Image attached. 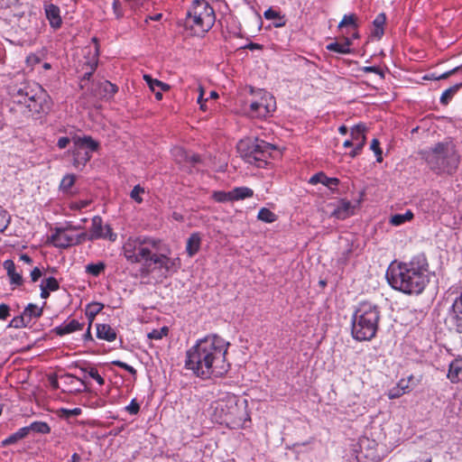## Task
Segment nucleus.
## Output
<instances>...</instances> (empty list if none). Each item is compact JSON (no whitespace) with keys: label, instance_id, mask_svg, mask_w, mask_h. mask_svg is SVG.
Returning a JSON list of instances; mask_svg holds the SVG:
<instances>
[{"label":"nucleus","instance_id":"obj_1","mask_svg":"<svg viewBox=\"0 0 462 462\" xmlns=\"http://www.w3.org/2000/svg\"><path fill=\"white\" fill-rule=\"evenodd\" d=\"M124 255L132 263H143L142 273L149 274L156 269L176 273L180 266L179 258H171L170 247L153 237H138L123 246Z\"/></svg>","mask_w":462,"mask_h":462},{"label":"nucleus","instance_id":"obj_2","mask_svg":"<svg viewBox=\"0 0 462 462\" xmlns=\"http://www.w3.org/2000/svg\"><path fill=\"white\" fill-rule=\"evenodd\" d=\"M229 343L217 335L208 336L187 351L185 366L201 378L221 375L228 369L226 355Z\"/></svg>","mask_w":462,"mask_h":462},{"label":"nucleus","instance_id":"obj_3","mask_svg":"<svg viewBox=\"0 0 462 462\" xmlns=\"http://www.w3.org/2000/svg\"><path fill=\"white\" fill-rule=\"evenodd\" d=\"M386 279L394 290L406 294H420L429 282V263L424 254L408 263L393 262L386 271Z\"/></svg>","mask_w":462,"mask_h":462},{"label":"nucleus","instance_id":"obj_4","mask_svg":"<svg viewBox=\"0 0 462 462\" xmlns=\"http://www.w3.org/2000/svg\"><path fill=\"white\" fill-rule=\"evenodd\" d=\"M430 170L437 173H453L458 167L460 157L455 144L448 142L438 143L434 147L420 152Z\"/></svg>","mask_w":462,"mask_h":462},{"label":"nucleus","instance_id":"obj_5","mask_svg":"<svg viewBox=\"0 0 462 462\" xmlns=\"http://www.w3.org/2000/svg\"><path fill=\"white\" fill-rule=\"evenodd\" d=\"M380 311L369 302L361 303L352 317L351 333L357 341L371 340L376 335Z\"/></svg>","mask_w":462,"mask_h":462},{"label":"nucleus","instance_id":"obj_6","mask_svg":"<svg viewBox=\"0 0 462 462\" xmlns=\"http://www.w3.org/2000/svg\"><path fill=\"white\" fill-rule=\"evenodd\" d=\"M247 401L239 400L235 394H226L210 405L211 416L219 423H240L245 420Z\"/></svg>","mask_w":462,"mask_h":462},{"label":"nucleus","instance_id":"obj_7","mask_svg":"<svg viewBox=\"0 0 462 462\" xmlns=\"http://www.w3.org/2000/svg\"><path fill=\"white\" fill-rule=\"evenodd\" d=\"M216 16L212 6L206 0H194L187 13L184 26L193 34L208 32L215 23Z\"/></svg>","mask_w":462,"mask_h":462},{"label":"nucleus","instance_id":"obj_8","mask_svg":"<svg viewBox=\"0 0 462 462\" xmlns=\"http://www.w3.org/2000/svg\"><path fill=\"white\" fill-rule=\"evenodd\" d=\"M236 147L237 152L246 162L257 167L265 165L272 152L276 150L273 144L258 138L243 139L239 141Z\"/></svg>","mask_w":462,"mask_h":462},{"label":"nucleus","instance_id":"obj_9","mask_svg":"<svg viewBox=\"0 0 462 462\" xmlns=\"http://www.w3.org/2000/svg\"><path fill=\"white\" fill-rule=\"evenodd\" d=\"M14 102L24 105L32 113L43 111L42 101L45 97L44 90L37 83L23 82L13 88L11 92Z\"/></svg>","mask_w":462,"mask_h":462},{"label":"nucleus","instance_id":"obj_10","mask_svg":"<svg viewBox=\"0 0 462 462\" xmlns=\"http://www.w3.org/2000/svg\"><path fill=\"white\" fill-rule=\"evenodd\" d=\"M253 99L249 104L248 114L252 117L263 118L269 116L276 109L274 97L263 89H251Z\"/></svg>","mask_w":462,"mask_h":462},{"label":"nucleus","instance_id":"obj_11","mask_svg":"<svg viewBox=\"0 0 462 462\" xmlns=\"http://www.w3.org/2000/svg\"><path fill=\"white\" fill-rule=\"evenodd\" d=\"M254 195L253 189L247 187L235 188L230 191H214L211 199L217 202H230L234 200H240L252 198Z\"/></svg>","mask_w":462,"mask_h":462},{"label":"nucleus","instance_id":"obj_12","mask_svg":"<svg viewBox=\"0 0 462 462\" xmlns=\"http://www.w3.org/2000/svg\"><path fill=\"white\" fill-rule=\"evenodd\" d=\"M448 320L450 329L460 334L462 337V293L453 302Z\"/></svg>","mask_w":462,"mask_h":462},{"label":"nucleus","instance_id":"obj_13","mask_svg":"<svg viewBox=\"0 0 462 462\" xmlns=\"http://www.w3.org/2000/svg\"><path fill=\"white\" fill-rule=\"evenodd\" d=\"M366 126L364 124L354 125L350 130L351 138L354 141L355 148L349 152L351 158L357 156L365 145Z\"/></svg>","mask_w":462,"mask_h":462},{"label":"nucleus","instance_id":"obj_14","mask_svg":"<svg viewBox=\"0 0 462 462\" xmlns=\"http://www.w3.org/2000/svg\"><path fill=\"white\" fill-rule=\"evenodd\" d=\"M172 155L177 163L183 166L195 167L200 162V156L195 153H189L181 147H175L172 150Z\"/></svg>","mask_w":462,"mask_h":462},{"label":"nucleus","instance_id":"obj_15","mask_svg":"<svg viewBox=\"0 0 462 462\" xmlns=\"http://www.w3.org/2000/svg\"><path fill=\"white\" fill-rule=\"evenodd\" d=\"M90 237L91 239H97V238H109L110 240L116 239V235L112 233V229L109 226H103L102 225V219L99 217H95L92 219V226L90 229Z\"/></svg>","mask_w":462,"mask_h":462},{"label":"nucleus","instance_id":"obj_16","mask_svg":"<svg viewBox=\"0 0 462 462\" xmlns=\"http://www.w3.org/2000/svg\"><path fill=\"white\" fill-rule=\"evenodd\" d=\"M73 143L75 145V150L73 151V154L75 158V163L79 162V150L81 149H88L89 152H95L98 149L99 143L95 141L91 136H83V137H74Z\"/></svg>","mask_w":462,"mask_h":462},{"label":"nucleus","instance_id":"obj_17","mask_svg":"<svg viewBox=\"0 0 462 462\" xmlns=\"http://www.w3.org/2000/svg\"><path fill=\"white\" fill-rule=\"evenodd\" d=\"M309 182L312 185L321 184L330 190H334L339 184L337 178L328 177L323 171H319L310 177Z\"/></svg>","mask_w":462,"mask_h":462},{"label":"nucleus","instance_id":"obj_18","mask_svg":"<svg viewBox=\"0 0 462 462\" xmlns=\"http://www.w3.org/2000/svg\"><path fill=\"white\" fill-rule=\"evenodd\" d=\"M51 241L55 246L66 248L74 244V237L69 236L64 230L58 229L52 236Z\"/></svg>","mask_w":462,"mask_h":462},{"label":"nucleus","instance_id":"obj_19","mask_svg":"<svg viewBox=\"0 0 462 462\" xmlns=\"http://www.w3.org/2000/svg\"><path fill=\"white\" fill-rule=\"evenodd\" d=\"M356 204H341L331 211H326L330 217L337 219H345L354 214Z\"/></svg>","mask_w":462,"mask_h":462},{"label":"nucleus","instance_id":"obj_20","mask_svg":"<svg viewBox=\"0 0 462 462\" xmlns=\"http://www.w3.org/2000/svg\"><path fill=\"white\" fill-rule=\"evenodd\" d=\"M83 327H84V323H80L76 319H71L67 323L65 322V323L61 324L60 326L56 327L53 329V331L58 336H64L66 334H70L77 330H81V329H83Z\"/></svg>","mask_w":462,"mask_h":462},{"label":"nucleus","instance_id":"obj_21","mask_svg":"<svg viewBox=\"0 0 462 462\" xmlns=\"http://www.w3.org/2000/svg\"><path fill=\"white\" fill-rule=\"evenodd\" d=\"M45 13L51 25L53 28H59L61 24L60 8L54 5H48L45 7Z\"/></svg>","mask_w":462,"mask_h":462},{"label":"nucleus","instance_id":"obj_22","mask_svg":"<svg viewBox=\"0 0 462 462\" xmlns=\"http://www.w3.org/2000/svg\"><path fill=\"white\" fill-rule=\"evenodd\" d=\"M97 337L100 339L112 342L116 338V333L109 325L98 324L97 326Z\"/></svg>","mask_w":462,"mask_h":462},{"label":"nucleus","instance_id":"obj_23","mask_svg":"<svg viewBox=\"0 0 462 462\" xmlns=\"http://www.w3.org/2000/svg\"><path fill=\"white\" fill-rule=\"evenodd\" d=\"M4 267L6 270L8 276L11 279V283H14L16 285L23 284V277L21 274H19L15 272V264L12 260L5 261Z\"/></svg>","mask_w":462,"mask_h":462},{"label":"nucleus","instance_id":"obj_24","mask_svg":"<svg viewBox=\"0 0 462 462\" xmlns=\"http://www.w3.org/2000/svg\"><path fill=\"white\" fill-rule=\"evenodd\" d=\"M351 41L348 38H345L343 42H334L327 45V50L335 51L340 54H348L351 52L350 50Z\"/></svg>","mask_w":462,"mask_h":462},{"label":"nucleus","instance_id":"obj_25","mask_svg":"<svg viewBox=\"0 0 462 462\" xmlns=\"http://www.w3.org/2000/svg\"><path fill=\"white\" fill-rule=\"evenodd\" d=\"M201 237L198 233L192 234L187 240L186 251L189 256L196 254L200 248Z\"/></svg>","mask_w":462,"mask_h":462},{"label":"nucleus","instance_id":"obj_26","mask_svg":"<svg viewBox=\"0 0 462 462\" xmlns=\"http://www.w3.org/2000/svg\"><path fill=\"white\" fill-rule=\"evenodd\" d=\"M263 16L266 20H273L275 27H282L285 25L284 16L281 15L278 11L273 8L267 9L264 12Z\"/></svg>","mask_w":462,"mask_h":462},{"label":"nucleus","instance_id":"obj_27","mask_svg":"<svg viewBox=\"0 0 462 462\" xmlns=\"http://www.w3.org/2000/svg\"><path fill=\"white\" fill-rule=\"evenodd\" d=\"M99 88V95L104 98H110L117 92V87L107 80L101 82Z\"/></svg>","mask_w":462,"mask_h":462},{"label":"nucleus","instance_id":"obj_28","mask_svg":"<svg viewBox=\"0 0 462 462\" xmlns=\"http://www.w3.org/2000/svg\"><path fill=\"white\" fill-rule=\"evenodd\" d=\"M104 305L100 302H91L86 308V316L88 319L89 324L91 325L95 317L103 310Z\"/></svg>","mask_w":462,"mask_h":462},{"label":"nucleus","instance_id":"obj_29","mask_svg":"<svg viewBox=\"0 0 462 462\" xmlns=\"http://www.w3.org/2000/svg\"><path fill=\"white\" fill-rule=\"evenodd\" d=\"M413 218V213L411 210H407L405 213L394 214L390 217V223L393 226H400L404 224L407 221H410Z\"/></svg>","mask_w":462,"mask_h":462},{"label":"nucleus","instance_id":"obj_30","mask_svg":"<svg viewBox=\"0 0 462 462\" xmlns=\"http://www.w3.org/2000/svg\"><path fill=\"white\" fill-rule=\"evenodd\" d=\"M28 434H29L28 428L23 427V428L20 429L17 432L12 434L7 439H4L2 441V445L3 446L12 445V444L17 442L18 440L25 438Z\"/></svg>","mask_w":462,"mask_h":462},{"label":"nucleus","instance_id":"obj_31","mask_svg":"<svg viewBox=\"0 0 462 462\" xmlns=\"http://www.w3.org/2000/svg\"><path fill=\"white\" fill-rule=\"evenodd\" d=\"M143 79L152 92H155V88H159L162 91H167L170 89V86L158 79H152L150 75H143Z\"/></svg>","mask_w":462,"mask_h":462},{"label":"nucleus","instance_id":"obj_32","mask_svg":"<svg viewBox=\"0 0 462 462\" xmlns=\"http://www.w3.org/2000/svg\"><path fill=\"white\" fill-rule=\"evenodd\" d=\"M42 309L38 308V306L33 303L28 304V306L23 310V313L29 322L32 318H40L42 315Z\"/></svg>","mask_w":462,"mask_h":462},{"label":"nucleus","instance_id":"obj_33","mask_svg":"<svg viewBox=\"0 0 462 462\" xmlns=\"http://www.w3.org/2000/svg\"><path fill=\"white\" fill-rule=\"evenodd\" d=\"M462 87V83H459V84H456L452 87H450L449 88L446 89L441 97H440V102L441 104L443 105H447L450 100L451 98L453 97V96L457 93V91Z\"/></svg>","mask_w":462,"mask_h":462},{"label":"nucleus","instance_id":"obj_34","mask_svg":"<svg viewBox=\"0 0 462 462\" xmlns=\"http://www.w3.org/2000/svg\"><path fill=\"white\" fill-rule=\"evenodd\" d=\"M386 21V16L383 13L379 14L374 20V25L375 27L374 34L377 37H382L383 34V25Z\"/></svg>","mask_w":462,"mask_h":462},{"label":"nucleus","instance_id":"obj_35","mask_svg":"<svg viewBox=\"0 0 462 462\" xmlns=\"http://www.w3.org/2000/svg\"><path fill=\"white\" fill-rule=\"evenodd\" d=\"M27 428H28V432L32 430L34 432H38V433H42V434H47V433H49L51 431L50 426L46 422H43V421L32 422Z\"/></svg>","mask_w":462,"mask_h":462},{"label":"nucleus","instance_id":"obj_36","mask_svg":"<svg viewBox=\"0 0 462 462\" xmlns=\"http://www.w3.org/2000/svg\"><path fill=\"white\" fill-rule=\"evenodd\" d=\"M257 217L259 220H262L265 223H273L277 218L276 215L266 208H263L260 209Z\"/></svg>","mask_w":462,"mask_h":462},{"label":"nucleus","instance_id":"obj_37","mask_svg":"<svg viewBox=\"0 0 462 462\" xmlns=\"http://www.w3.org/2000/svg\"><path fill=\"white\" fill-rule=\"evenodd\" d=\"M29 320L25 317L24 313L23 312L22 315L14 317L9 324V327L14 328H25L29 325Z\"/></svg>","mask_w":462,"mask_h":462},{"label":"nucleus","instance_id":"obj_38","mask_svg":"<svg viewBox=\"0 0 462 462\" xmlns=\"http://www.w3.org/2000/svg\"><path fill=\"white\" fill-rule=\"evenodd\" d=\"M104 263H90L86 266V272L93 276H98L105 270Z\"/></svg>","mask_w":462,"mask_h":462},{"label":"nucleus","instance_id":"obj_39","mask_svg":"<svg viewBox=\"0 0 462 462\" xmlns=\"http://www.w3.org/2000/svg\"><path fill=\"white\" fill-rule=\"evenodd\" d=\"M346 26L356 27V16L354 14L344 15L343 19L338 24V28H344Z\"/></svg>","mask_w":462,"mask_h":462},{"label":"nucleus","instance_id":"obj_40","mask_svg":"<svg viewBox=\"0 0 462 462\" xmlns=\"http://www.w3.org/2000/svg\"><path fill=\"white\" fill-rule=\"evenodd\" d=\"M41 284L51 291H56L60 289L59 282L54 277H49L42 280Z\"/></svg>","mask_w":462,"mask_h":462},{"label":"nucleus","instance_id":"obj_41","mask_svg":"<svg viewBox=\"0 0 462 462\" xmlns=\"http://www.w3.org/2000/svg\"><path fill=\"white\" fill-rule=\"evenodd\" d=\"M145 194V190L140 185H136L131 191L130 197L135 202H142L144 199L142 195Z\"/></svg>","mask_w":462,"mask_h":462},{"label":"nucleus","instance_id":"obj_42","mask_svg":"<svg viewBox=\"0 0 462 462\" xmlns=\"http://www.w3.org/2000/svg\"><path fill=\"white\" fill-rule=\"evenodd\" d=\"M370 149L375 153L376 155V161L378 162H381L383 161V157H382V150L380 148V143L377 139H373L372 140V143H371V145H370Z\"/></svg>","mask_w":462,"mask_h":462},{"label":"nucleus","instance_id":"obj_43","mask_svg":"<svg viewBox=\"0 0 462 462\" xmlns=\"http://www.w3.org/2000/svg\"><path fill=\"white\" fill-rule=\"evenodd\" d=\"M168 328L163 327L161 329H153L152 332L148 334V337L151 339H162L163 337L167 336Z\"/></svg>","mask_w":462,"mask_h":462},{"label":"nucleus","instance_id":"obj_44","mask_svg":"<svg viewBox=\"0 0 462 462\" xmlns=\"http://www.w3.org/2000/svg\"><path fill=\"white\" fill-rule=\"evenodd\" d=\"M75 182V177L73 175H66L60 182V189L63 190H68L69 188L73 186Z\"/></svg>","mask_w":462,"mask_h":462},{"label":"nucleus","instance_id":"obj_45","mask_svg":"<svg viewBox=\"0 0 462 462\" xmlns=\"http://www.w3.org/2000/svg\"><path fill=\"white\" fill-rule=\"evenodd\" d=\"M460 367L455 365L454 364L450 365L448 377L450 379L452 383H455L458 380V374L460 373Z\"/></svg>","mask_w":462,"mask_h":462},{"label":"nucleus","instance_id":"obj_46","mask_svg":"<svg viewBox=\"0 0 462 462\" xmlns=\"http://www.w3.org/2000/svg\"><path fill=\"white\" fill-rule=\"evenodd\" d=\"M60 413L65 418H69L72 416H79L81 414V409L80 408H74V409H60Z\"/></svg>","mask_w":462,"mask_h":462},{"label":"nucleus","instance_id":"obj_47","mask_svg":"<svg viewBox=\"0 0 462 462\" xmlns=\"http://www.w3.org/2000/svg\"><path fill=\"white\" fill-rule=\"evenodd\" d=\"M125 410L130 413V414H133V415H135L139 412L140 411V405L139 403L136 402L135 399L132 400L130 404L128 406H126Z\"/></svg>","mask_w":462,"mask_h":462},{"label":"nucleus","instance_id":"obj_48","mask_svg":"<svg viewBox=\"0 0 462 462\" xmlns=\"http://www.w3.org/2000/svg\"><path fill=\"white\" fill-rule=\"evenodd\" d=\"M88 374L91 378L96 380L98 384L102 385L105 383V380L100 374H98L97 370L94 367H91L88 371Z\"/></svg>","mask_w":462,"mask_h":462},{"label":"nucleus","instance_id":"obj_49","mask_svg":"<svg viewBox=\"0 0 462 462\" xmlns=\"http://www.w3.org/2000/svg\"><path fill=\"white\" fill-rule=\"evenodd\" d=\"M0 216L3 218V222L0 224V232L5 231L6 229L8 224H9V216L7 215L6 211L3 210L0 207Z\"/></svg>","mask_w":462,"mask_h":462},{"label":"nucleus","instance_id":"obj_50","mask_svg":"<svg viewBox=\"0 0 462 462\" xmlns=\"http://www.w3.org/2000/svg\"><path fill=\"white\" fill-rule=\"evenodd\" d=\"M113 10H114V14H115L116 17L117 19H120L121 17H123L124 14H123V11L121 8V3L119 0H115L113 2Z\"/></svg>","mask_w":462,"mask_h":462},{"label":"nucleus","instance_id":"obj_51","mask_svg":"<svg viewBox=\"0 0 462 462\" xmlns=\"http://www.w3.org/2000/svg\"><path fill=\"white\" fill-rule=\"evenodd\" d=\"M404 393H405V391H403V388L399 389L396 387V388L390 390V392L388 393V397H389V399H396V398L401 397Z\"/></svg>","mask_w":462,"mask_h":462},{"label":"nucleus","instance_id":"obj_52","mask_svg":"<svg viewBox=\"0 0 462 462\" xmlns=\"http://www.w3.org/2000/svg\"><path fill=\"white\" fill-rule=\"evenodd\" d=\"M363 70L365 72H373V73H375L377 75H379L382 79L384 78V74H383V71L378 68V67H375V66H370V67H365L363 69Z\"/></svg>","mask_w":462,"mask_h":462},{"label":"nucleus","instance_id":"obj_53","mask_svg":"<svg viewBox=\"0 0 462 462\" xmlns=\"http://www.w3.org/2000/svg\"><path fill=\"white\" fill-rule=\"evenodd\" d=\"M10 308L8 305L0 304V319L4 320L9 316Z\"/></svg>","mask_w":462,"mask_h":462},{"label":"nucleus","instance_id":"obj_54","mask_svg":"<svg viewBox=\"0 0 462 462\" xmlns=\"http://www.w3.org/2000/svg\"><path fill=\"white\" fill-rule=\"evenodd\" d=\"M96 68H97V62L90 65V70L85 72V74L83 75V78L81 79V83H83L85 81H88L91 79L92 74L95 71Z\"/></svg>","mask_w":462,"mask_h":462},{"label":"nucleus","instance_id":"obj_55","mask_svg":"<svg viewBox=\"0 0 462 462\" xmlns=\"http://www.w3.org/2000/svg\"><path fill=\"white\" fill-rule=\"evenodd\" d=\"M459 70V68H454L438 77H434L435 79H448L449 76L453 75L454 73L457 72Z\"/></svg>","mask_w":462,"mask_h":462},{"label":"nucleus","instance_id":"obj_56","mask_svg":"<svg viewBox=\"0 0 462 462\" xmlns=\"http://www.w3.org/2000/svg\"><path fill=\"white\" fill-rule=\"evenodd\" d=\"M459 70V68H454L438 77H434L435 79H448L449 76L453 75L454 73L457 72Z\"/></svg>","mask_w":462,"mask_h":462},{"label":"nucleus","instance_id":"obj_57","mask_svg":"<svg viewBox=\"0 0 462 462\" xmlns=\"http://www.w3.org/2000/svg\"><path fill=\"white\" fill-rule=\"evenodd\" d=\"M42 273L38 267H35L31 272V279L33 282H37L42 277Z\"/></svg>","mask_w":462,"mask_h":462},{"label":"nucleus","instance_id":"obj_58","mask_svg":"<svg viewBox=\"0 0 462 462\" xmlns=\"http://www.w3.org/2000/svg\"><path fill=\"white\" fill-rule=\"evenodd\" d=\"M70 140L69 137H60L59 140H58V147L60 149H64L65 147H67V145L69 143Z\"/></svg>","mask_w":462,"mask_h":462},{"label":"nucleus","instance_id":"obj_59","mask_svg":"<svg viewBox=\"0 0 462 462\" xmlns=\"http://www.w3.org/2000/svg\"><path fill=\"white\" fill-rule=\"evenodd\" d=\"M67 376H69V377H72V378H76L77 380L80 381L81 384L84 386V388H81V386H79V389H76V390H75L77 393H83V392H86V391H87V388H86V383H85V381H84V380L79 379V377L74 376V375H71V374H67Z\"/></svg>","mask_w":462,"mask_h":462},{"label":"nucleus","instance_id":"obj_60","mask_svg":"<svg viewBox=\"0 0 462 462\" xmlns=\"http://www.w3.org/2000/svg\"><path fill=\"white\" fill-rule=\"evenodd\" d=\"M67 376H69V377H72V378H76L77 380L80 381L81 384L84 386V388H81V386H79V389H76V390H75L77 393H83V392H86V391H87V388H86V383H85V381H84V380L79 379V377L74 376V375H71V374H67Z\"/></svg>","mask_w":462,"mask_h":462},{"label":"nucleus","instance_id":"obj_61","mask_svg":"<svg viewBox=\"0 0 462 462\" xmlns=\"http://www.w3.org/2000/svg\"><path fill=\"white\" fill-rule=\"evenodd\" d=\"M41 288V298L42 299H48L50 297V290L46 289L42 284L40 285Z\"/></svg>","mask_w":462,"mask_h":462},{"label":"nucleus","instance_id":"obj_62","mask_svg":"<svg viewBox=\"0 0 462 462\" xmlns=\"http://www.w3.org/2000/svg\"><path fill=\"white\" fill-rule=\"evenodd\" d=\"M20 260L28 263V264H32V259L26 254H23L20 255Z\"/></svg>","mask_w":462,"mask_h":462},{"label":"nucleus","instance_id":"obj_63","mask_svg":"<svg viewBox=\"0 0 462 462\" xmlns=\"http://www.w3.org/2000/svg\"><path fill=\"white\" fill-rule=\"evenodd\" d=\"M90 328H91V325L88 324V330L87 332L84 334L83 337L85 340H92V335H91V332H90Z\"/></svg>","mask_w":462,"mask_h":462},{"label":"nucleus","instance_id":"obj_64","mask_svg":"<svg viewBox=\"0 0 462 462\" xmlns=\"http://www.w3.org/2000/svg\"><path fill=\"white\" fill-rule=\"evenodd\" d=\"M124 369L125 371L129 372L131 374H134V375L136 374V370L133 366H131V365H129L127 364L125 365Z\"/></svg>","mask_w":462,"mask_h":462}]
</instances>
